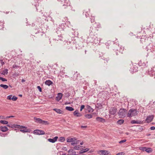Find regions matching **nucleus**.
I'll return each mask as SVG.
<instances>
[{
	"label": "nucleus",
	"instance_id": "f257e3e1",
	"mask_svg": "<svg viewBox=\"0 0 155 155\" xmlns=\"http://www.w3.org/2000/svg\"><path fill=\"white\" fill-rule=\"evenodd\" d=\"M98 31V29H97L96 27L93 28L92 27H90L89 30V36L93 39V41H92L95 44L98 43V38L96 36L97 35V31Z\"/></svg>",
	"mask_w": 155,
	"mask_h": 155
},
{
	"label": "nucleus",
	"instance_id": "f03ea898",
	"mask_svg": "<svg viewBox=\"0 0 155 155\" xmlns=\"http://www.w3.org/2000/svg\"><path fill=\"white\" fill-rule=\"evenodd\" d=\"M61 31H63L62 28H59L58 30L56 31V33L55 34V37L54 38V40L55 41H63L64 40V38L62 35V33Z\"/></svg>",
	"mask_w": 155,
	"mask_h": 155
},
{
	"label": "nucleus",
	"instance_id": "7ed1b4c3",
	"mask_svg": "<svg viewBox=\"0 0 155 155\" xmlns=\"http://www.w3.org/2000/svg\"><path fill=\"white\" fill-rule=\"evenodd\" d=\"M138 114V111L136 109H131L129 111L127 114V117H131L137 115Z\"/></svg>",
	"mask_w": 155,
	"mask_h": 155
},
{
	"label": "nucleus",
	"instance_id": "20e7f679",
	"mask_svg": "<svg viewBox=\"0 0 155 155\" xmlns=\"http://www.w3.org/2000/svg\"><path fill=\"white\" fill-rule=\"evenodd\" d=\"M127 113L126 110L124 109H120L118 112V114L120 117L123 118L125 117Z\"/></svg>",
	"mask_w": 155,
	"mask_h": 155
},
{
	"label": "nucleus",
	"instance_id": "39448f33",
	"mask_svg": "<svg viewBox=\"0 0 155 155\" xmlns=\"http://www.w3.org/2000/svg\"><path fill=\"white\" fill-rule=\"evenodd\" d=\"M59 2H61V3L63 4V6L64 7V8H66L67 7L70 5L69 1L68 0H57Z\"/></svg>",
	"mask_w": 155,
	"mask_h": 155
},
{
	"label": "nucleus",
	"instance_id": "423d86ee",
	"mask_svg": "<svg viewBox=\"0 0 155 155\" xmlns=\"http://www.w3.org/2000/svg\"><path fill=\"white\" fill-rule=\"evenodd\" d=\"M117 111V109L115 107H111L109 110V114L111 115H114Z\"/></svg>",
	"mask_w": 155,
	"mask_h": 155
},
{
	"label": "nucleus",
	"instance_id": "0eeeda50",
	"mask_svg": "<svg viewBox=\"0 0 155 155\" xmlns=\"http://www.w3.org/2000/svg\"><path fill=\"white\" fill-rule=\"evenodd\" d=\"M148 72L150 76L153 77L155 79V71H154L153 68H152L150 71L149 70Z\"/></svg>",
	"mask_w": 155,
	"mask_h": 155
},
{
	"label": "nucleus",
	"instance_id": "6e6552de",
	"mask_svg": "<svg viewBox=\"0 0 155 155\" xmlns=\"http://www.w3.org/2000/svg\"><path fill=\"white\" fill-rule=\"evenodd\" d=\"M109 152L106 150H100L99 151V153L101 155H108Z\"/></svg>",
	"mask_w": 155,
	"mask_h": 155
},
{
	"label": "nucleus",
	"instance_id": "1a4fd4ad",
	"mask_svg": "<svg viewBox=\"0 0 155 155\" xmlns=\"http://www.w3.org/2000/svg\"><path fill=\"white\" fill-rule=\"evenodd\" d=\"M153 118V115L148 116L146 119V121L147 123H150L152 121Z\"/></svg>",
	"mask_w": 155,
	"mask_h": 155
},
{
	"label": "nucleus",
	"instance_id": "9d476101",
	"mask_svg": "<svg viewBox=\"0 0 155 155\" xmlns=\"http://www.w3.org/2000/svg\"><path fill=\"white\" fill-rule=\"evenodd\" d=\"M116 51H117L119 52L120 53H122L123 51L124 50V49L121 47H120L119 46L116 45V48H115L114 49Z\"/></svg>",
	"mask_w": 155,
	"mask_h": 155
},
{
	"label": "nucleus",
	"instance_id": "9b49d317",
	"mask_svg": "<svg viewBox=\"0 0 155 155\" xmlns=\"http://www.w3.org/2000/svg\"><path fill=\"white\" fill-rule=\"evenodd\" d=\"M96 120L98 122L104 123L105 122V120L103 118L100 117H97L96 118Z\"/></svg>",
	"mask_w": 155,
	"mask_h": 155
},
{
	"label": "nucleus",
	"instance_id": "f8f14e48",
	"mask_svg": "<svg viewBox=\"0 0 155 155\" xmlns=\"http://www.w3.org/2000/svg\"><path fill=\"white\" fill-rule=\"evenodd\" d=\"M58 138V137L57 136L55 137L53 139L49 138L48 139V141L50 142L54 143L55 142Z\"/></svg>",
	"mask_w": 155,
	"mask_h": 155
},
{
	"label": "nucleus",
	"instance_id": "ddd939ff",
	"mask_svg": "<svg viewBox=\"0 0 155 155\" xmlns=\"http://www.w3.org/2000/svg\"><path fill=\"white\" fill-rule=\"evenodd\" d=\"M31 130L29 129H27V127L26 128H24L23 129H20L19 131L23 133L30 132Z\"/></svg>",
	"mask_w": 155,
	"mask_h": 155
},
{
	"label": "nucleus",
	"instance_id": "4468645a",
	"mask_svg": "<svg viewBox=\"0 0 155 155\" xmlns=\"http://www.w3.org/2000/svg\"><path fill=\"white\" fill-rule=\"evenodd\" d=\"M8 128L6 126H0V130L2 132H6L8 130Z\"/></svg>",
	"mask_w": 155,
	"mask_h": 155
},
{
	"label": "nucleus",
	"instance_id": "2eb2a0df",
	"mask_svg": "<svg viewBox=\"0 0 155 155\" xmlns=\"http://www.w3.org/2000/svg\"><path fill=\"white\" fill-rule=\"evenodd\" d=\"M62 97V93H58V96L56 98V100L58 101H59L61 99Z\"/></svg>",
	"mask_w": 155,
	"mask_h": 155
},
{
	"label": "nucleus",
	"instance_id": "dca6fc26",
	"mask_svg": "<svg viewBox=\"0 0 155 155\" xmlns=\"http://www.w3.org/2000/svg\"><path fill=\"white\" fill-rule=\"evenodd\" d=\"M86 109L88 110V112H92L93 111V109L91 107L88 105H87L86 107Z\"/></svg>",
	"mask_w": 155,
	"mask_h": 155
},
{
	"label": "nucleus",
	"instance_id": "f3484780",
	"mask_svg": "<svg viewBox=\"0 0 155 155\" xmlns=\"http://www.w3.org/2000/svg\"><path fill=\"white\" fill-rule=\"evenodd\" d=\"M34 120L35 121V122L40 124H41L42 121V120L41 119L37 117H34Z\"/></svg>",
	"mask_w": 155,
	"mask_h": 155
},
{
	"label": "nucleus",
	"instance_id": "a211bd4d",
	"mask_svg": "<svg viewBox=\"0 0 155 155\" xmlns=\"http://www.w3.org/2000/svg\"><path fill=\"white\" fill-rule=\"evenodd\" d=\"M76 154V152L74 149H70L68 151V154L72 155Z\"/></svg>",
	"mask_w": 155,
	"mask_h": 155
},
{
	"label": "nucleus",
	"instance_id": "6ab92c4d",
	"mask_svg": "<svg viewBox=\"0 0 155 155\" xmlns=\"http://www.w3.org/2000/svg\"><path fill=\"white\" fill-rule=\"evenodd\" d=\"M45 84L49 86L53 84V82L50 80H48L45 81Z\"/></svg>",
	"mask_w": 155,
	"mask_h": 155
},
{
	"label": "nucleus",
	"instance_id": "aec40b11",
	"mask_svg": "<svg viewBox=\"0 0 155 155\" xmlns=\"http://www.w3.org/2000/svg\"><path fill=\"white\" fill-rule=\"evenodd\" d=\"M101 61H104V62L105 63H106L108 62V61L109 60V59L108 58H105L104 57L103 58H101Z\"/></svg>",
	"mask_w": 155,
	"mask_h": 155
},
{
	"label": "nucleus",
	"instance_id": "412c9836",
	"mask_svg": "<svg viewBox=\"0 0 155 155\" xmlns=\"http://www.w3.org/2000/svg\"><path fill=\"white\" fill-rule=\"evenodd\" d=\"M131 123L132 124H140L141 123V121L139 120H133L131 121Z\"/></svg>",
	"mask_w": 155,
	"mask_h": 155
},
{
	"label": "nucleus",
	"instance_id": "4be33fe9",
	"mask_svg": "<svg viewBox=\"0 0 155 155\" xmlns=\"http://www.w3.org/2000/svg\"><path fill=\"white\" fill-rule=\"evenodd\" d=\"M89 150V149L88 148H86L85 149L81 150L79 151V153L81 154V153H84L85 152L88 151Z\"/></svg>",
	"mask_w": 155,
	"mask_h": 155
},
{
	"label": "nucleus",
	"instance_id": "5701e85b",
	"mask_svg": "<svg viewBox=\"0 0 155 155\" xmlns=\"http://www.w3.org/2000/svg\"><path fill=\"white\" fill-rule=\"evenodd\" d=\"M65 109L69 111H72L74 110V109L71 107H66Z\"/></svg>",
	"mask_w": 155,
	"mask_h": 155
},
{
	"label": "nucleus",
	"instance_id": "b1692460",
	"mask_svg": "<svg viewBox=\"0 0 155 155\" xmlns=\"http://www.w3.org/2000/svg\"><path fill=\"white\" fill-rule=\"evenodd\" d=\"M84 117L87 119H91L93 117V116L90 114H86L84 115Z\"/></svg>",
	"mask_w": 155,
	"mask_h": 155
},
{
	"label": "nucleus",
	"instance_id": "393cba45",
	"mask_svg": "<svg viewBox=\"0 0 155 155\" xmlns=\"http://www.w3.org/2000/svg\"><path fill=\"white\" fill-rule=\"evenodd\" d=\"M73 140H76V139L75 137L71 138H68L67 139V142H71Z\"/></svg>",
	"mask_w": 155,
	"mask_h": 155
},
{
	"label": "nucleus",
	"instance_id": "a878e982",
	"mask_svg": "<svg viewBox=\"0 0 155 155\" xmlns=\"http://www.w3.org/2000/svg\"><path fill=\"white\" fill-rule=\"evenodd\" d=\"M53 110L55 111H56V112L58 113H59V114H61L62 113V111L60 109L55 108V109H53Z\"/></svg>",
	"mask_w": 155,
	"mask_h": 155
},
{
	"label": "nucleus",
	"instance_id": "bb28decb",
	"mask_svg": "<svg viewBox=\"0 0 155 155\" xmlns=\"http://www.w3.org/2000/svg\"><path fill=\"white\" fill-rule=\"evenodd\" d=\"M152 149L151 148H146V151L148 153H150L152 152Z\"/></svg>",
	"mask_w": 155,
	"mask_h": 155
},
{
	"label": "nucleus",
	"instance_id": "cd10ccee",
	"mask_svg": "<svg viewBox=\"0 0 155 155\" xmlns=\"http://www.w3.org/2000/svg\"><path fill=\"white\" fill-rule=\"evenodd\" d=\"M124 122V120L123 119H120L119 120L117 121V123L120 125H121L123 124Z\"/></svg>",
	"mask_w": 155,
	"mask_h": 155
},
{
	"label": "nucleus",
	"instance_id": "c85d7f7f",
	"mask_svg": "<svg viewBox=\"0 0 155 155\" xmlns=\"http://www.w3.org/2000/svg\"><path fill=\"white\" fill-rule=\"evenodd\" d=\"M8 73V70L5 69L2 71V74L3 75H5V74H7Z\"/></svg>",
	"mask_w": 155,
	"mask_h": 155
},
{
	"label": "nucleus",
	"instance_id": "c756f323",
	"mask_svg": "<svg viewBox=\"0 0 155 155\" xmlns=\"http://www.w3.org/2000/svg\"><path fill=\"white\" fill-rule=\"evenodd\" d=\"M0 86L1 87H3L5 89H7L8 87V85H5V84H1L0 85Z\"/></svg>",
	"mask_w": 155,
	"mask_h": 155
},
{
	"label": "nucleus",
	"instance_id": "7c9ffc66",
	"mask_svg": "<svg viewBox=\"0 0 155 155\" xmlns=\"http://www.w3.org/2000/svg\"><path fill=\"white\" fill-rule=\"evenodd\" d=\"M0 123L3 124H6L8 123V122L6 120H0Z\"/></svg>",
	"mask_w": 155,
	"mask_h": 155
},
{
	"label": "nucleus",
	"instance_id": "2f4dec72",
	"mask_svg": "<svg viewBox=\"0 0 155 155\" xmlns=\"http://www.w3.org/2000/svg\"><path fill=\"white\" fill-rule=\"evenodd\" d=\"M4 23L3 21H0V29H2L4 28Z\"/></svg>",
	"mask_w": 155,
	"mask_h": 155
},
{
	"label": "nucleus",
	"instance_id": "473e14b6",
	"mask_svg": "<svg viewBox=\"0 0 155 155\" xmlns=\"http://www.w3.org/2000/svg\"><path fill=\"white\" fill-rule=\"evenodd\" d=\"M88 11H86L85 10H84L83 12V14L85 15L86 17H87L89 15V14L88 13Z\"/></svg>",
	"mask_w": 155,
	"mask_h": 155
},
{
	"label": "nucleus",
	"instance_id": "72a5a7b5",
	"mask_svg": "<svg viewBox=\"0 0 155 155\" xmlns=\"http://www.w3.org/2000/svg\"><path fill=\"white\" fill-rule=\"evenodd\" d=\"M81 147V146L80 145L76 146L74 147V149L75 150H79L80 149Z\"/></svg>",
	"mask_w": 155,
	"mask_h": 155
},
{
	"label": "nucleus",
	"instance_id": "f704fd0d",
	"mask_svg": "<svg viewBox=\"0 0 155 155\" xmlns=\"http://www.w3.org/2000/svg\"><path fill=\"white\" fill-rule=\"evenodd\" d=\"M41 124H45V125H48L49 124V123L48 122V121H46L43 120H42V121Z\"/></svg>",
	"mask_w": 155,
	"mask_h": 155
},
{
	"label": "nucleus",
	"instance_id": "c9c22d12",
	"mask_svg": "<svg viewBox=\"0 0 155 155\" xmlns=\"http://www.w3.org/2000/svg\"><path fill=\"white\" fill-rule=\"evenodd\" d=\"M65 140V139L64 137H60L59 138V141H61V142H63Z\"/></svg>",
	"mask_w": 155,
	"mask_h": 155
},
{
	"label": "nucleus",
	"instance_id": "e433bc0d",
	"mask_svg": "<svg viewBox=\"0 0 155 155\" xmlns=\"http://www.w3.org/2000/svg\"><path fill=\"white\" fill-rule=\"evenodd\" d=\"M142 62L141 61H140V62H139V64H140V66H145L146 65V64L145 63L143 62V63H142Z\"/></svg>",
	"mask_w": 155,
	"mask_h": 155
},
{
	"label": "nucleus",
	"instance_id": "4c0bfd02",
	"mask_svg": "<svg viewBox=\"0 0 155 155\" xmlns=\"http://www.w3.org/2000/svg\"><path fill=\"white\" fill-rule=\"evenodd\" d=\"M71 144L72 145H74L75 144H77V142L76 141V140H73L72 141H71Z\"/></svg>",
	"mask_w": 155,
	"mask_h": 155
},
{
	"label": "nucleus",
	"instance_id": "58836bf2",
	"mask_svg": "<svg viewBox=\"0 0 155 155\" xmlns=\"http://www.w3.org/2000/svg\"><path fill=\"white\" fill-rule=\"evenodd\" d=\"M146 147H142L139 148V149L140 150H142L143 151H146Z\"/></svg>",
	"mask_w": 155,
	"mask_h": 155
},
{
	"label": "nucleus",
	"instance_id": "ea45409f",
	"mask_svg": "<svg viewBox=\"0 0 155 155\" xmlns=\"http://www.w3.org/2000/svg\"><path fill=\"white\" fill-rule=\"evenodd\" d=\"M39 130H36L34 131V133L36 134L39 135Z\"/></svg>",
	"mask_w": 155,
	"mask_h": 155
},
{
	"label": "nucleus",
	"instance_id": "a19ab883",
	"mask_svg": "<svg viewBox=\"0 0 155 155\" xmlns=\"http://www.w3.org/2000/svg\"><path fill=\"white\" fill-rule=\"evenodd\" d=\"M18 99V97H16L15 96H14L13 97L12 96V100L14 101H16Z\"/></svg>",
	"mask_w": 155,
	"mask_h": 155
},
{
	"label": "nucleus",
	"instance_id": "79ce46f5",
	"mask_svg": "<svg viewBox=\"0 0 155 155\" xmlns=\"http://www.w3.org/2000/svg\"><path fill=\"white\" fill-rule=\"evenodd\" d=\"M39 135H43L45 134V132L43 130H39Z\"/></svg>",
	"mask_w": 155,
	"mask_h": 155
},
{
	"label": "nucleus",
	"instance_id": "37998d69",
	"mask_svg": "<svg viewBox=\"0 0 155 155\" xmlns=\"http://www.w3.org/2000/svg\"><path fill=\"white\" fill-rule=\"evenodd\" d=\"M78 111L77 110H76L74 112V115L76 116L77 117V115L78 114Z\"/></svg>",
	"mask_w": 155,
	"mask_h": 155
},
{
	"label": "nucleus",
	"instance_id": "c03bdc74",
	"mask_svg": "<svg viewBox=\"0 0 155 155\" xmlns=\"http://www.w3.org/2000/svg\"><path fill=\"white\" fill-rule=\"evenodd\" d=\"M18 127H19V126H18V125L12 124V128H18Z\"/></svg>",
	"mask_w": 155,
	"mask_h": 155
},
{
	"label": "nucleus",
	"instance_id": "a18cd8bd",
	"mask_svg": "<svg viewBox=\"0 0 155 155\" xmlns=\"http://www.w3.org/2000/svg\"><path fill=\"white\" fill-rule=\"evenodd\" d=\"M40 8V6H39L38 5V6L36 7V10L37 11L40 12L41 11V9H39Z\"/></svg>",
	"mask_w": 155,
	"mask_h": 155
},
{
	"label": "nucleus",
	"instance_id": "49530a36",
	"mask_svg": "<svg viewBox=\"0 0 155 155\" xmlns=\"http://www.w3.org/2000/svg\"><path fill=\"white\" fill-rule=\"evenodd\" d=\"M19 127H18V128H27V127L23 126H20L19 125H18Z\"/></svg>",
	"mask_w": 155,
	"mask_h": 155
},
{
	"label": "nucleus",
	"instance_id": "de8ad7c7",
	"mask_svg": "<svg viewBox=\"0 0 155 155\" xmlns=\"http://www.w3.org/2000/svg\"><path fill=\"white\" fill-rule=\"evenodd\" d=\"M91 23L94 22V17L91 16L90 18Z\"/></svg>",
	"mask_w": 155,
	"mask_h": 155
},
{
	"label": "nucleus",
	"instance_id": "09e8293b",
	"mask_svg": "<svg viewBox=\"0 0 155 155\" xmlns=\"http://www.w3.org/2000/svg\"><path fill=\"white\" fill-rule=\"evenodd\" d=\"M0 80H2L3 81H7V79L5 78H3L2 77H1V78L0 79Z\"/></svg>",
	"mask_w": 155,
	"mask_h": 155
},
{
	"label": "nucleus",
	"instance_id": "8fccbe9b",
	"mask_svg": "<svg viewBox=\"0 0 155 155\" xmlns=\"http://www.w3.org/2000/svg\"><path fill=\"white\" fill-rule=\"evenodd\" d=\"M126 141V139H124V140H121L120 141L119 143L120 144H121V143H122L125 142Z\"/></svg>",
	"mask_w": 155,
	"mask_h": 155
},
{
	"label": "nucleus",
	"instance_id": "3c124183",
	"mask_svg": "<svg viewBox=\"0 0 155 155\" xmlns=\"http://www.w3.org/2000/svg\"><path fill=\"white\" fill-rule=\"evenodd\" d=\"M95 27L97 29H99L101 27V25L100 24H96V26Z\"/></svg>",
	"mask_w": 155,
	"mask_h": 155
},
{
	"label": "nucleus",
	"instance_id": "603ef678",
	"mask_svg": "<svg viewBox=\"0 0 155 155\" xmlns=\"http://www.w3.org/2000/svg\"><path fill=\"white\" fill-rule=\"evenodd\" d=\"M133 68H134V69H133V71L136 72L137 71V67H136V66H134L133 67Z\"/></svg>",
	"mask_w": 155,
	"mask_h": 155
},
{
	"label": "nucleus",
	"instance_id": "864d4df0",
	"mask_svg": "<svg viewBox=\"0 0 155 155\" xmlns=\"http://www.w3.org/2000/svg\"><path fill=\"white\" fill-rule=\"evenodd\" d=\"M12 95H10L7 97V99L9 100H12Z\"/></svg>",
	"mask_w": 155,
	"mask_h": 155
},
{
	"label": "nucleus",
	"instance_id": "5fc2aeb1",
	"mask_svg": "<svg viewBox=\"0 0 155 155\" xmlns=\"http://www.w3.org/2000/svg\"><path fill=\"white\" fill-rule=\"evenodd\" d=\"M85 106L84 105H81V107H80V110L81 111H82V110L84 108Z\"/></svg>",
	"mask_w": 155,
	"mask_h": 155
},
{
	"label": "nucleus",
	"instance_id": "6e6d98bb",
	"mask_svg": "<svg viewBox=\"0 0 155 155\" xmlns=\"http://www.w3.org/2000/svg\"><path fill=\"white\" fill-rule=\"evenodd\" d=\"M37 88L40 92H41L42 91V89L40 86H38Z\"/></svg>",
	"mask_w": 155,
	"mask_h": 155
},
{
	"label": "nucleus",
	"instance_id": "4d7b16f0",
	"mask_svg": "<svg viewBox=\"0 0 155 155\" xmlns=\"http://www.w3.org/2000/svg\"><path fill=\"white\" fill-rule=\"evenodd\" d=\"M0 61L1 62V65L2 66H3V65L4 64H5V63L3 61V60H0Z\"/></svg>",
	"mask_w": 155,
	"mask_h": 155
},
{
	"label": "nucleus",
	"instance_id": "13d9d810",
	"mask_svg": "<svg viewBox=\"0 0 155 155\" xmlns=\"http://www.w3.org/2000/svg\"><path fill=\"white\" fill-rule=\"evenodd\" d=\"M7 135V134H4V133H2L1 134V136L2 137H5Z\"/></svg>",
	"mask_w": 155,
	"mask_h": 155
},
{
	"label": "nucleus",
	"instance_id": "bf43d9fd",
	"mask_svg": "<svg viewBox=\"0 0 155 155\" xmlns=\"http://www.w3.org/2000/svg\"><path fill=\"white\" fill-rule=\"evenodd\" d=\"M0 119H6V117L2 116H0Z\"/></svg>",
	"mask_w": 155,
	"mask_h": 155
},
{
	"label": "nucleus",
	"instance_id": "052dcab7",
	"mask_svg": "<svg viewBox=\"0 0 155 155\" xmlns=\"http://www.w3.org/2000/svg\"><path fill=\"white\" fill-rule=\"evenodd\" d=\"M150 129L151 130L155 129V127L154 126H152L150 127Z\"/></svg>",
	"mask_w": 155,
	"mask_h": 155
},
{
	"label": "nucleus",
	"instance_id": "680f3d73",
	"mask_svg": "<svg viewBox=\"0 0 155 155\" xmlns=\"http://www.w3.org/2000/svg\"><path fill=\"white\" fill-rule=\"evenodd\" d=\"M35 37V36L34 35H31V36L30 37V39H31V40H32V39H33V40H34V38Z\"/></svg>",
	"mask_w": 155,
	"mask_h": 155
},
{
	"label": "nucleus",
	"instance_id": "e2e57ef3",
	"mask_svg": "<svg viewBox=\"0 0 155 155\" xmlns=\"http://www.w3.org/2000/svg\"><path fill=\"white\" fill-rule=\"evenodd\" d=\"M116 155H123V153L121 152L120 153H119L117 154Z\"/></svg>",
	"mask_w": 155,
	"mask_h": 155
},
{
	"label": "nucleus",
	"instance_id": "0e129e2a",
	"mask_svg": "<svg viewBox=\"0 0 155 155\" xmlns=\"http://www.w3.org/2000/svg\"><path fill=\"white\" fill-rule=\"evenodd\" d=\"M82 116V114H81L80 113H78V115H77V117H81Z\"/></svg>",
	"mask_w": 155,
	"mask_h": 155
},
{
	"label": "nucleus",
	"instance_id": "69168bd1",
	"mask_svg": "<svg viewBox=\"0 0 155 155\" xmlns=\"http://www.w3.org/2000/svg\"><path fill=\"white\" fill-rule=\"evenodd\" d=\"M18 67V66L16 65H14L12 66V68H17Z\"/></svg>",
	"mask_w": 155,
	"mask_h": 155
},
{
	"label": "nucleus",
	"instance_id": "338daca9",
	"mask_svg": "<svg viewBox=\"0 0 155 155\" xmlns=\"http://www.w3.org/2000/svg\"><path fill=\"white\" fill-rule=\"evenodd\" d=\"M12 124H8L7 125V126L9 127H11L12 128Z\"/></svg>",
	"mask_w": 155,
	"mask_h": 155
},
{
	"label": "nucleus",
	"instance_id": "774afa93",
	"mask_svg": "<svg viewBox=\"0 0 155 155\" xmlns=\"http://www.w3.org/2000/svg\"><path fill=\"white\" fill-rule=\"evenodd\" d=\"M87 127V126H81V128H86Z\"/></svg>",
	"mask_w": 155,
	"mask_h": 155
}]
</instances>
